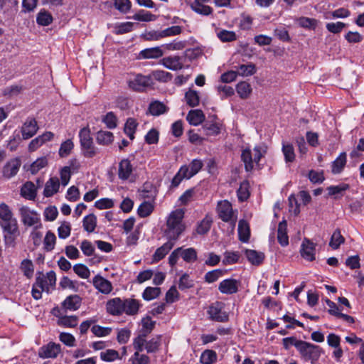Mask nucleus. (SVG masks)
<instances>
[{"label":"nucleus","mask_w":364,"mask_h":364,"mask_svg":"<svg viewBox=\"0 0 364 364\" xmlns=\"http://www.w3.org/2000/svg\"><path fill=\"white\" fill-rule=\"evenodd\" d=\"M267 148L262 146H256L253 149L254 154L249 148L242 151L241 160L245 164V170L250 172L254 168V164L259 166L260 159L265 155Z\"/></svg>","instance_id":"nucleus-1"},{"label":"nucleus","mask_w":364,"mask_h":364,"mask_svg":"<svg viewBox=\"0 0 364 364\" xmlns=\"http://www.w3.org/2000/svg\"><path fill=\"white\" fill-rule=\"evenodd\" d=\"M166 235L171 240H176L182 232V209L172 211L166 221Z\"/></svg>","instance_id":"nucleus-2"},{"label":"nucleus","mask_w":364,"mask_h":364,"mask_svg":"<svg viewBox=\"0 0 364 364\" xmlns=\"http://www.w3.org/2000/svg\"><path fill=\"white\" fill-rule=\"evenodd\" d=\"M80 142L82 154L85 158H93L97 154V149L93 144V139L88 127H84L79 132Z\"/></svg>","instance_id":"nucleus-3"},{"label":"nucleus","mask_w":364,"mask_h":364,"mask_svg":"<svg viewBox=\"0 0 364 364\" xmlns=\"http://www.w3.org/2000/svg\"><path fill=\"white\" fill-rule=\"evenodd\" d=\"M0 226L3 230L6 245H14L16 239L20 235L16 218H12L6 221H0Z\"/></svg>","instance_id":"nucleus-4"},{"label":"nucleus","mask_w":364,"mask_h":364,"mask_svg":"<svg viewBox=\"0 0 364 364\" xmlns=\"http://www.w3.org/2000/svg\"><path fill=\"white\" fill-rule=\"evenodd\" d=\"M19 214L24 225L28 227L33 226L34 229L42 228L43 225L40 216L36 212L31 210L26 206H22L19 209Z\"/></svg>","instance_id":"nucleus-5"},{"label":"nucleus","mask_w":364,"mask_h":364,"mask_svg":"<svg viewBox=\"0 0 364 364\" xmlns=\"http://www.w3.org/2000/svg\"><path fill=\"white\" fill-rule=\"evenodd\" d=\"M297 350L301 358L306 360H317L322 353V350L318 346L304 341H301Z\"/></svg>","instance_id":"nucleus-6"},{"label":"nucleus","mask_w":364,"mask_h":364,"mask_svg":"<svg viewBox=\"0 0 364 364\" xmlns=\"http://www.w3.org/2000/svg\"><path fill=\"white\" fill-rule=\"evenodd\" d=\"M36 285L42 291L50 293V287L54 288L56 283V275L54 271H50L46 274L38 272L36 277Z\"/></svg>","instance_id":"nucleus-7"},{"label":"nucleus","mask_w":364,"mask_h":364,"mask_svg":"<svg viewBox=\"0 0 364 364\" xmlns=\"http://www.w3.org/2000/svg\"><path fill=\"white\" fill-rule=\"evenodd\" d=\"M217 212L219 218L226 223H230L233 227L235 225L236 218H234L232 204L228 200L218 202Z\"/></svg>","instance_id":"nucleus-8"},{"label":"nucleus","mask_w":364,"mask_h":364,"mask_svg":"<svg viewBox=\"0 0 364 364\" xmlns=\"http://www.w3.org/2000/svg\"><path fill=\"white\" fill-rule=\"evenodd\" d=\"M224 307L225 304L220 301H216L210 305L208 314L210 319L218 322H227L229 315L224 311Z\"/></svg>","instance_id":"nucleus-9"},{"label":"nucleus","mask_w":364,"mask_h":364,"mask_svg":"<svg viewBox=\"0 0 364 364\" xmlns=\"http://www.w3.org/2000/svg\"><path fill=\"white\" fill-rule=\"evenodd\" d=\"M128 84L132 90L136 92H143L146 88L153 85V80L149 75H143L138 74L133 80H129Z\"/></svg>","instance_id":"nucleus-10"},{"label":"nucleus","mask_w":364,"mask_h":364,"mask_svg":"<svg viewBox=\"0 0 364 364\" xmlns=\"http://www.w3.org/2000/svg\"><path fill=\"white\" fill-rule=\"evenodd\" d=\"M222 123L217 115L208 116V119L203 125V129L207 136H217L220 133Z\"/></svg>","instance_id":"nucleus-11"},{"label":"nucleus","mask_w":364,"mask_h":364,"mask_svg":"<svg viewBox=\"0 0 364 364\" xmlns=\"http://www.w3.org/2000/svg\"><path fill=\"white\" fill-rule=\"evenodd\" d=\"M240 282L235 279H225L218 284V290L221 294L231 295L239 291Z\"/></svg>","instance_id":"nucleus-12"},{"label":"nucleus","mask_w":364,"mask_h":364,"mask_svg":"<svg viewBox=\"0 0 364 364\" xmlns=\"http://www.w3.org/2000/svg\"><path fill=\"white\" fill-rule=\"evenodd\" d=\"M21 166V161L18 158H14L6 163L2 169L3 176L6 179H10L15 176L19 171Z\"/></svg>","instance_id":"nucleus-13"},{"label":"nucleus","mask_w":364,"mask_h":364,"mask_svg":"<svg viewBox=\"0 0 364 364\" xmlns=\"http://www.w3.org/2000/svg\"><path fill=\"white\" fill-rule=\"evenodd\" d=\"M38 126L33 117H28L21 127L22 137L24 140L33 137L37 132Z\"/></svg>","instance_id":"nucleus-14"},{"label":"nucleus","mask_w":364,"mask_h":364,"mask_svg":"<svg viewBox=\"0 0 364 364\" xmlns=\"http://www.w3.org/2000/svg\"><path fill=\"white\" fill-rule=\"evenodd\" d=\"M124 301L119 297L111 299L107 301V312L112 316H120L124 314Z\"/></svg>","instance_id":"nucleus-15"},{"label":"nucleus","mask_w":364,"mask_h":364,"mask_svg":"<svg viewBox=\"0 0 364 364\" xmlns=\"http://www.w3.org/2000/svg\"><path fill=\"white\" fill-rule=\"evenodd\" d=\"M60 352V346L55 343H49L48 345L41 347L38 355L42 358H55Z\"/></svg>","instance_id":"nucleus-16"},{"label":"nucleus","mask_w":364,"mask_h":364,"mask_svg":"<svg viewBox=\"0 0 364 364\" xmlns=\"http://www.w3.org/2000/svg\"><path fill=\"white\" fill-rule=\"evenodd\" d=\"M202 49L198 46L193 48H186L183 53V69L193 68V65L188 63V62H192L193 60L198 58L202 55Z\"/></svg>","instance_id":"nucleus-17"},{"label":"nucleus","mask_w":364,"mask_h":364,"mask_svg":"<svg viewBox=\"0 0 364 364\" xmlns=\"http://www.w3.org/2000/svg\"><path fill=\"white\" fill-rule=\"evenodd\" d=\"M92 283L94 287L102 294H108L112 290V283L100 275L95 276L93 278Z\"/></svg>","instance_id":"nucleus-18"},{"label":"nucleus","mask_w":364,"mask_h":364,"mask_svg":"<svg viewBox=\"0 0 364 364\" xmlns=\"http://www.w3.org/2000/svg\"><path fill=\"white\" fill-rule=\"evenodd\" d=\"M315 245L308 239H304L301 244V255L309 261L315 259Z\"/></svg>","instance_id":"nucleus-19"},{"label":"nucleus","mask_w":364,"mask_h":364,"mask_svg":"<svg viewBox=\"0 0 364 364\" xmlns=\"http://www.w3.org/2000/svg\"><path fill=\"white\" fill-rule=\"evenodd\" d=\"M164 55V51L161 47H154L141 50L139 53V59H157Z\"/></svg>","instance_id":"nucleus-20"},{"label":"nucleus","mask_w":364,"mask_h":364,"mask_svg":"<svg viewBox=\"0 0 364 364\" xmlns=\"http://www.w3.org/2000/svg\"><path fill=\"white\" fill-rule=\"evenodd\" d=\"M82 304V299L77 294L70 295L63 301L62 306L65 310L76 311Z\"/></svg>","instance_id":"nucleus-21"},{"label":"nucleus","mask_w":364,"mask_h":364,"mask_svg":"<svg viewBox=\"0 0 364 364\" xmlns=\"http://www.w3.org/2000/svg\"><path fill=\"white\" fill-rule=\"evenodd\" d=\"M203 163L200 160L194 159L188 166H183V178L189 179L196 175L202 168Z\"/></svg>","instance_id":"nucleus-22"},{"label":"nucleus","mask_w":364,"mask_h":364,"mask_svg":"<svg viewBox=\"0 0 364 364\" xmlns=\"http://www.w3.org/2000/svg\"><path fill=\"white\" fill-rule=\"evenodd\" d=\"M175 240H169L162 246L157 248L153 255V262H158L165 257L168 252L173 248Z\"/></svg>","instance_id":"nucleus-23"},{"label":"nucleus","mask_w":364,"mask_h":364,"mask_svg":"<svg viewBox=\"0 0 364 364\" xmlns=\"http://www.w3.org/2000/svg\"><path fill=\"white\" fill-rule=\"evenodd\" d=\"M132 173V165L129 160L122 159L119 164L118 176L122 180L129 178Z\"/></svg>","instance_id":"nucleus-24"},{"label":"nucleus","mask_w":364,"mask_h":364,"mask_svg":"<svg viewBox=\"0 0 364 364\" xmlns=\"http://www.w3.org/2000/svg\"><path fill=\"white\" fill-rule=\"evenodd\" d=\"M60 187L59 179L57 177L50 178L46 183L43 191L44 196L48 198L56 193Z\"/></svg>","instance_id":"nucleus-25"},{"label":"nucleus","mask_w":364,"mask_h":364,"mask_svg":"<svg viewBox=\"0 0 364 364\" xmlns=\"http://www.w3.org/2000/svg\"><path fill=\"white\" fill-rule=\"evenodd\" d=\"M37 195V189L31 181L26 182L21 188V196L28 200H34Z\"/></svg>","instance_id":"nucleus-26"},{"label":"nucleus","mask_w":364,"mask_h":364,"mask_svg":"<svg viewBox=\"0 0 364 364\" xmlns=\"http://www.w3.org/2000/svg\"><path fill=\"white\" fill-rule=\"evenodd\" d=\"M347 162V156L346 152H342L339 156L332 162L331 172L333 174L341 173Z\"/></svg>","instance_id":"nucleus-27"},{"label":"nucleus","mask_w":364,"mask_h":364,"mask_svg":"<svg viewBox=\"0 0 364 364\" xmlns=\"http://www.w3.org/2000/svg\"><path fill=\"white\" fill-rule=\"evenodd\" d=\"M124 310V313L127 315L134 316L138 313L141 306L139 301L134 299H126L123 300Z\"/></svg>","instance_id":"nucleus-28"},{"label":"nucleus","mask_w":364,"mask_h":364,"mask_svg":"<svg viewBox=\"0 0 364 364\" xmlns=\"http://www.w3.org/2000/svg\"><path fill=\"white\" fill-rule=\"evenodd\" d=\"M245 256L247 260L253 265H260L264 259V254L254 250H246Z\"/></svg>","instance_id":"nucleus-29"},{"label":"nucleus","mask_w":364,"mask_h":364,"mask_svg":"<svg viewBox=\"0 0 364 364\" xmlns=\"http://www.w3.org/2000/svg\"><path fill=\"white\" fill-rule=\"evenodd\" d=\"M287 223L283 220L279 223L277 230L278 242L283 247L289 245V237L287 235Z\"/></svg>","instance_id":"nucleus-30"},{"label":"nucleus","mask_w":364,"mask_h":364,"mask_svg":"<svg viewBox=\"0 0 364 364\" xmlns=\"http://www.w3.org/2000/svg\"><path fill=\"white\" fill-rule=\"evenodd\" d=\"M186 119L190 124L197 126L205 120V115L200 109H192L188 113Z\"/></svg>","instance_id":"nucleus-31"},{"label":"nucleus","mask_w":364,"mask_h":364,"mask_svg":"<svg viewBox=\"0 0 364 364\" xmlns=\"http://www.w3.org/2000/svg\"><path fill=\"white\" fill-rule=\"evenodd\" d=\"M168 111V107L158 100L151 102L149 105V112L153 116H159Z\"/></svg>","instance_id":"nucleus-32"},{"label":"nucleus","mask_w":364,"mask_h":364,"mask_svg":"<svg viewBox=\"0 0 364 364\" xmlns=\"http://www.w3.org/2000/svg\"><path fill=\"white\" fill-rule=\"evenodd\" d=\"M114 141V135L111 132L100 130L96 134V141L104 146L111 144Z\"/></svg>","instance_id":"nucleus-33"},{"label":"nucleus","mask_w":364,"mask_h":364,"mask_svg":"<svg viewBox=\"0 0 364 364\" xmlns=\"http://www.w3.org/2000/svg\"><path fill=\"white\" fill-rule=\"evenodd\" d=\"M213 224V218L211 215L207 214L205 218L198 224L196 227V232L199 235L207 234Z\"/></svg>","instance_id":"nucleus-34"},{"label":"nucleus","mask_w":364,"mask_h":364,"mask_svg":"<svg viewBox=\"0 0 364 364\" xmlns=\"http://www.w3.org/2000/svg\"><path fill=\"white\" fill-rule=\"evenodd\" d=\"M238 235L240 241L246 242L249 240L250 230L249 224L244 220H241L238 223Z\"/></svg>","instance_id":"nucleus-35"},{"label":"nucleus","mask_w":364,"mask_h":364,"mask_svg":"<svg viewBox=\"0 0 364 364\" xmlns=\"http://www.w3.org/2000/svg\"><path fill=\"white\" fill-rule=\"evenodd\" d=\"M162 62L166 68L173 70H178L182 68V63L178 56L164 58Z\"/></svg>","instance_id":"nucleus-36"},{"label":"nucleus","mask_w":364,"mask_h":364,"mask_svg":"<svg viewBox=\"0 0 364 364\" xmlns=\"http://www.w3.org/2000/svg\"><path fill=\"white\" fill-rule=\"evenodd\" d=\"M190 6L196 13L203 16H208L213 13V9L210 6L198 1L191 2Z\"/></svg>","instance_id":"nucleus-37"},{"label":"nucleus","mask_w":364,"mask_h":364,"mask_svg":"<svg viewBox=\"0 0 364 364\" xmlns=\"http://www.w3.org/2000/svg\"><path fill=\"white\" fill-rule=\"evenodd\" d=\"M137 126L138 123L134 118L129 117L127 119L124 127V132L131 140L134 139V134Z\"/></svg>","instance_id":"nucleus-38"},{"label":"nucleus","mask_w":364,"mask_h":364,"mask_svg":"<svg viewBox=\"0 0 364 364\" xmlns=\"http://www.w3.org/2000/svg\"><path fill=\"white\" fill-rule=\"evenodd\" d=\"M53 16L50 13L45 9H41L37 15L36 22L38 25L46 26L53 22Z\"/></svg>","instance_id":"nucleus-39"},{"label":"nucleus","mask_w":364,"mask_h":364,"mask_svg":"<svg viewBox=\"0 0 364 364\" xmlns=\"http://www.w3.org/2000/svg\"><path fill=\"white\" fill-rule=\"evenodd\" d=\"M113 6L122 14H127L132 9L130 0H113Z\"/></svg>","instance_id":"nucleus-40"},{"label":"nucleus","mask_w":364,"mask_h":364,"mask_svg":"<svg viewBox=\"0 0 364 364\" xmlns=\"http://www.w3.org/2000/svg\"><path fill=\"white\" fill-rule=\"evenodd\" d=\"M82 226L85 231L92 232L97 226V218L92 213L83 218Z\"/></svg>","instance_id":"nucleus-41"},{"label":"nucleus","mask_w":364,"mask_h":364,"mask_svg":"<svg viewBox=\"0 0 364 364\" xmlns=\"http://www.w3.org/2000/svg\"><path fill=\"white\" fill-rule=\"evenodd\" d=\"M78 318L76 316H59L58 324L64 327L74 328L77 325Z\"/></svg>","instance_id":"nucleus-42"},{"label":"nucleus","mask_w":364,"mask_h":364,"mask_svg":"<svg viewBox=\"0 0 364 364\" xmlns=\"http://www.w3.org/2000/svg\"><path fill=\"white\" fill-rule=\"evenodd\" d=\"M236 90L242 99H247L252 92V87L247 82H240L236 86Z\"/></svg>","instance_id":"nucleus-43"},{"label":"nucleus","mask_w":364,"mask_h":364,"mask_svg":"<svg viewBox=\"0 0 364 364\" xmlns=\"http://www.w3.org/2000/svg\"><path fill=\"white\" fill-rule=\"evenodd\" d=\"M132 18L139 21L149 22L155 21L156 16L149 11L140 10L139 12L136 13Z\"/></svg>","instance_id":"nucleus-44"},{"label":"nucleus","mask_w":364,"mask_h":364,"mask_svg":"<svg viewBox=\"0 0 364 364\" xmlns=\"http://www.w3.org/2000/svg\"><path fill=\"white\" fill-rule=\"evenodd\" d=\"M56 242V237L55 234L48 230L43 240L44 250L46 252H50L55 248V245Z\"/></svg>","instance_id":"nucleus-45"},{"label":"nucleus","mask_w":364,"mask_h":364,"mask_svg":"<svg viewBox=\"0 0 364 364\" xmlns=\"http://www.w3.org/2000/svg\"><path fill=\"white\" fill-rule=\"evenodd\" d=\"M250 183L248 181H243L240 185L239 188L237 191V194L238 197V200L240 201H245L247 200L250 197Z\"/></svg>","instance_id":"nucleus-46"},{"label":"nucleus","mask_w":364,"mask_h":364,"mask_svg":"<svg viewBox=\"0 0 364 364\" xmlns=\"http://www.w3.org/2000/svg\"><path fill=\"white\" fill-rule=\"evenodd\" d=\"M149 75H151V79L154 78L156 80L162 82H167L171 81L172 79V75L170 73L160 70L152 71Z\"/></svg>","instance_id":"nucleus-47"},{"label":"nucleus","mask_w":364,"mask_h":364,"mask_svg":"<svg viewBox=\"0 0 364 364\" xmlns=\"http://www.w3.org/2000/svg\"><path fill=\"white\" fill-rule=\"evenodd\" d=\"M217 353L213 350H205L200 355V362L203 364H213L217 361Z\"/></svg>","instance_id":"nucleus-48"},{"label":"nucleus","mask_w":364,"mask_h":364,"mask_svg":"<svg viewBox=\"0 0 364 364\" xmlns=\"http://www.w3.org/2000/svg\"><path fill=\"white\" fill-rule=\"evenodd\" d=\"M345 242V238L342 236L341 233V230L339 229H336L331 238L329 245L333 249L337 250L340 245Z\"/></svg>","instance_id":"nucleus-49"},{"label":"nucleus","mask_w":364,"mask_h":364,"mask_svg":"<svg viewBox=\"0 0 364 364\" xmlns=\"http://www.w3.org/2000/svg\"><path fill=\"white\" fill-rule=\"evenodd\" d=\"M225 271L220 269H216L208 272L204 276V281L210 284L216 282L220 277H223Z\"/></svg>","instance_id":"nucleus-50"},{"label":"nucleus","mask_w":364,"mask_h":364,"mask_svg":"<svg viewBox=\"0 0 364 364\" xmlns=\"http://www.w3.org/2000/svg\"><path fill=\"white\" fill-rule=\"evenodd\" d=\"M185 98L187 104L190 107H196L199 105L200 97L198 93L193 90H189L185 94Z\"/></svg>","instance_id":"nucleus-51"},{"label":"nucleus","mask_w":364,"mask_h":364,"mask_svg":"<svg viewBox=\"0 0 364 364\" xmlns=\"http://www.w3.org/2000/svg\"><path fill=\"white\" fill-rule=\"evenodd\" d=\"M102 122L109 129H113L117 127V117L113 112H107L102 119Z\"/></svg>","instance_id":"nucleus-52"},{"label":"nucleus","mask_w":364,"mask_h":364,"mask_svg":"<svg viewBox=\"0 0 364 364\" xmlns=\"http://www.w3.org/2000/svg\"><path fill=\"white\" fill-rule=\"evenodd\" d=\"M161 294V289L159 287H146L143 294L142 297L146 301H150L157 298Z\"/></svg>","instance_id":"nucleus-53"},{"label":"nucleus","mask_w":364,"mask_h":364,"mask_svg":"<svg viewBox=\"0 0 364 364\" xmlns=\"http://www.w3.org/2000/svg\"><path fill=\"white\" fill-rule=\"evenodd\" d=\"M74 148V144L71 139L63 141L59 149V156L62 158L68 156Z\"/></svg>","instance_id":"nucleus-54"},{"label":"nucleus","mask_w":364,"mask_h":364,"mask_svg":"<svg viewBox=\"0 0 364 364\" xmlns=\"http://www.w3.org/2000/svg\"><path fill=\"white\" fill-rule=\"evenodd\" d=\"M217 36L222 42H232L237 39L236 33L234 31L225 29L218 32Z\"/></svg>","instance_id":"nucleus-55"},{"label":"nucleus","mask_w":364,"mask_h":364,"mask_svg":"<svg viewBox=\"0 0 364 364\" xmlns=\"http://www.w3.org/2000/svg\"><path fill=\"white\" fill-rule=\"evenodd\" d=\"M154 210V206L147 201L143 202L137 210V213L141 218H146L151 214Z\"/></svg>","instance_id":"nucleus-56"},{"label":"nucleus","mask_w":364,"mask_h":364,"mask_svg":"<svg viewBox=\"0 0 364 364\" xmlns=\"http://www.w3.org/2000/svg\"><path fill=\"white\" fill-rule=\"evenodd\" d=\"M48 165V159L46 156L37 159L31 165L30 171L32 174L37 173L41 168L46 167Z\"/></svg>","instance_id":"nucleus-57"},{"label":"nucleus","mask_w":364,"mask_h":364,"mask_svg":"<svg viewBox=\"0 0 364 364\" xmlns=\"http://www.w3.org/2000/svg\"><path fill=\"white\" fill-rule=\"evenodd\" d=\"M237 75H242V76H250L255 73L256 72V68L254 64L250 63L247 65H240L238 67Z\"/></svg>","instance_id":"nucleus-58"},{"label":"nucleus","mask_w":364,"mask_h":364,"mask_svg":"<svg viewBox=\"0 0 364 364\" xmlns=\"http://www.w3.org/2000/svg\"><path fill=\"white\" fill-rule=\"evenodd\" d=\"M141 323L142 329L141 333L144 334V336H147L154 329L156 321H152L150 317L147 316L142 319Z\"/></svg>","instance_id":"nucleus-59"},{"label":"nucleus","mask_w":364,"mask_h":364,"mask_svg":"<svg viewBox=\"0 0 364 364\" xmlns=\"http://www.w3.org/2000/svg\"><path fill=\"white\" fill-rule=\"evenodd\" d=\"M21 269L27 278H31L33 274V264L31 260L25 259L21 263Z\"/></svg>","instance_id":"nucleus-60"},{"label":"nucleus","mask_w":364,"mask_h":364,"mask_svg":"<svg viewBox=\"0 0 364 364\" xmlns=\"http://www.w3.org/2000/svg\"><path fill=\"white\" fill-rule=\"evenodd\" d=\"M240 256V255L238 252L226 251L224 253V259L223 260V263L225 265L235 264L238 262Z\"/></svg>","instance_id":"nucleus-61"},{"label":"nucleus","mask_w":364,"mask_h":364,"mask_svg":"<svg viewBox=\"0 0 364 364\" xmlns=\"http://www.w3.org/2000/svg\"><path fill=\"white\" fill-rule=\"evenodd\" d=\"M71 232V225L69 222L64 221L61 223L60 226L58 228V237L61 239L68 237Z\"/></svg>","instance_id":"nucleus-62"},{"label":"nucleus","mask_w":364,"mask_h":364,"mask_svg":"<svg viewBox=\"0 0 364 364\" xmlns=\"http://www.w3.org/2000/svg\"><path fill=\"white\" fill-rule=\"evenodd\" d=\"M100 358L104 361L111 362L119 358V356L118 351L116 350L108 349L106 351L101 352Z\"/></svg>","instance_id":"nucleus-63"},{"label":"nucleus","mask_w":364,"mask_h":364,"mask_svg":"<svg viewBox=\"0 0 364 364\" xmlns=\"http://www.w3.org/2000/svg\"><path fill=\"white\" fill-rule=\"evenodd\" d=\"M73 271L80 277L87 279L90 277V272L87 266L82 264H77L73 267Z\"/></svg>","instance_id":"nucleus-64"}]
</instances>
